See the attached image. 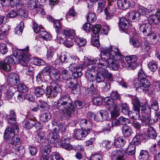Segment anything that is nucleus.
<instances>
[{
    "label": "nucleus",
    "instance_id": "1",
    "mask_svg": "<svg viewBox=\"0 0 160 160\" xmlns=\"http://www.w3.org/2000/svg\"><path fill=\"white\" fill-rule=\"evenodd\" d=\"M103 53L104 57L99 60V62L102 68H106L108 66L112 70H118V67H120V63L118 65L116 61H120L122 56L118 48L116 47L112 46L108 48H105Z\"/></svg>",
    "mask_w": 160,
    "mask_h": 160
},
{
    "label": "nucleus",
    "instance_id": "2",
    "mask_svg": "<svg viewBox=\"0 0 160 160\" xmlns=\"http://www.w3.org/2000/svg\"><path fill=\"white\" fill-rule=\"evenodd\" d=\"M56 108L64 113V115L69 118L72 114H75L77 111L72 105V101L68 94L62 95L56 103Z\"/></svg>",
    "mask_w": 160,
    "mask_h": 160
},
{
    "label": "nucleus",
    "instance_id": "3",
    "mask_svg": "<svg viewBox=\"0 0 160 160\" xmlns=\"http://www.w3.org/2000/svg\"><path fill=\"white\" fill-rule=\"evenodd\" d=\"M29 47L27 46L24 49L15 51L13 53L14 55L16 57L19 55V63L21 65L27 66L29 61L31 55L29 52Z\"/></svg>",
    "mask_w": 160,
    "mask_h": 160
},
{
    "label": "nucleus",
    "instance_id": "4",
    "mask_svg": "<svg viewBox=\"0 0 160 160\" xmlns=\"http://www.w3.org/2000/svg\"><path fill=\"white\" fill-rule=\"evenodd\" d=\"M140 110L141 111L142 117L140 119L143 126L149 125L151 120V110L149 106L146 104L140 102Z\"/></svg>",
    "mask_w": 160,
    "mask_h": 160
},
{
    "label": "nucleus",
    "instance_id": "5",
    "mask_svg": "<svg viewBox=\"0 0 160 160\" xmlns=\"http://www.w3.org/2000/svg\"><path fill=\"white\" fill-rule=\"evenodd\" d=\"M132 103L133 106V109L134 111L133 112L131 111L128 116L132 118L137 119L139 118L140 116V102L138 98H135L132 100Z\"/></svg>",
    "mask_w": 160,
    "mask_h": 160
},
{
    "label": "nucleus",
    "instance_id": "6",
    "mask_svg": "<svg viewBox=\"0 0 160 160\" xmlns=\"http://www.w3.org/2000/svg\"><path fill=\"white\" fill-rule=\"evenodd\" d=\"M141 87L138 89V92H144L147 94H150L152 92L151 83L147 78L140 80Z\"/></svg>",
    "mask_w": 160,
    "mask_h": 160
},
{
    "label": "nucleus",
    "instance_id": "7",
    "mask_svg": "<svg viewBox=\"0 0 160 160\" xmlns=\"http://www.w3.org/2000/svg\"><path fill=\"white\" fill-rule=\"evenodd\" d=\"M122 149H117L116 147L111 148L109 151L111 156L114 160H125Z\"/></svg>",
    "mask_w": 160,
    "mask_h": 160
},
{
    "label": "nucleus",
    "instance_id": "8",
    "mask_svg": "<svg viewBox=\"0 0 160 160\" xmlns=\"http://www.w3.org/2000/svg\"><path fill=\"white\" fill-rule=\"evenodd\" d=\"M99 62L98 64V66L95 67V69L97 70V73L96 76V80L97 82L100 83L103 82L105 80V75L106 74V71H104V68Z\"/></svg>",
    "mask_w": 160,
    "mask_h": 160
},
{
    "label": "nucleus",
    "instance_id": "9",
    "mask_svg": "<svg viewBox=\"0 0 160 160\" xmlns=\"http://www.w3.org/2000/svg\"><path fill=\"white\" fill-rule=\"evenodd\" d=\"M60 89H61V88L58 86L54 82H52L49 86H47L46 91L48 94L54 98L57 96Z\"/></svg>",
    "mask_w": 160,
    "mask_h": 160
},
{
    "label": "nucleus",
    "instance_id": "10",
    "mask_svg": "<svg viewBox=\"0 0 160 160\" xmlns=\"http://www.w3.org/2000/svg\"><path fill=\"white\" fill-rule=\"evenodd\" d=\"M14 62V59L12 57H8L6 58L5 61H0V69H2L6 72H9L11 70L9 64Z\"/></svg>",
    "mask_w": 160,
    "mask_h": 160
},
{
    "label": "nucleus",
    "instance_id": "11",
    "mask_svg": "<svg viewBox=\"0 0 160 160\" xmlns=\"http://www.w3.org/2000/svg\"><path fill=\"white\" fill-rule=\"evenodd\" d=\"M18 132L15 128H7L4 132L3 138L7 142H8Z\"/></svg>",
    "mask_w": 160,
    "mask_h": 160
},
{
    "label": "nucleus",
    "instance_id": "12",
    "mask_svg": "<svg viewBox=\"0 0 160 160\" xmlns=\"http://www.w3.org/2000/svg\"><path fill=\"white\" fill-rule=\"evenodd\" d=\"M7 150L12 153H15L20 157H22L25 152V149L24 147L21 145L12 147L11 148H7Z\"/></svg>",
    "mask_w": 160,
    "mask_h": 160
},
{
    "label": "nucleus",
    "instance_id": "13",
    "mask_svg": "<svg viewBox=\"0 0 160 160\" xmlns=\"http://www.w3.org/2000/svg\"><path fill=\"white\" fill-rule=\"evenodd\" d=\"M92 132L90 131V129L89 130H87L85 129H79L76 130L75 133V138L78 140H81L84 139L88 135L90 134Z\"/></svg>",
    "mask_w": 160,
    "mask_h": 160
},
{
    "label": "nucleus",
    "instance_id": "14",
    "mask_svg": "<svg viewBox=\"0 0 160 160\" xmlns=\"http://www.w3.org/2000/svg\"><path fill=\"white\" fill-rule=\"evenodd\" d=\"M137 60V57L134 55L127 56L125 58V60L128 66L130 69H135L138 66L136 62Z\"/></svg>",
    "mask_w": 160,
    "mask_h": 160
},
{
    "label": "nucleus",
    "instance_id": "15",
    "mask_svg": "<svg viewBox=\"0 0 160 160\" xmlns=\"http://www.w3.org/2000/svg\"><path fill=\"white\" fill-rule=\"evenodd\" d=\"M72 59V58H68L64 55H61L59 58L56 60L55 62L57 64L67 67L68 66L67 64L70 63Z\"/></svg>",
    "mask_w": 160,
    "mask_h": 160
},
{
    "label": "nucleus",
    "instance_id": "16",
    "mask_svg": "<svg viewBox=\"0 0 160 160\" xmlns=\"http://www.w3.org/2000/svg\"><path fill=\"white\" fill-rule=\"evenodd\" d=\"M8 82L11 85H17L19 83V78L16 73H10L8 75Z\"/></svg>",
    "mask_w": 160,
    "mask_h": 160
},
{
    "label": "nucleus",
    "instance_id": "17",
    "mask_svg": "<svg viewBox=\"0 0 160 160\" xmlns=\"http://www.w3.org/2000/svg\"><path fill=\"white\" fill-rule=\"evenodd\" d=\"M79 124L82 129L87 130L90 129V131L92 132L91 127L92 126V122L85 119H82L79 120Z\"/></svg>",
    "mask_w": 160,
    "mask_h": 160
},
{
    "label": "nucleus",
    "instance_id": "18",
    "mask_svg": "<svg viewBox=\"0 0 160 160\" xmlns=\"http://www.w3.org/2000/svg\"><path fill=\"white\" fill-rule=\"evenodd\" d=\"M119 26L121 30L125 31L129 28V22L126 18L123 17L119 19Z\"/></svg>",
    "mask_w": 160,
    "mask_h": 160
},
{
    "label": "nucleus",
    "instance_id": "19",
    "mask_svg": "<svg viewBox=\"0 0 160 160\" xmlns=\"http://www.w3.org/2000/svg\"><path fill=\"white\" fill-rule=\"evenodd\" d=\"M139 27L140 31L145 35H148L151 31V26L148 23H144L140 24Z\"/></svg>",
    "mask_w": 160,
    "mask_h": 160
},
{
    "label": "nucleus",
    "instance_id": "20",
    "mask_svg": "<svg viewBox=\"0 0 160 160\" xmlns=\"http://www.w3.org/2000/svg\"><path fill=\"white\" fill-rule=\"evenodd\" d=\"M106 19L110 20L113 18L114 15V8L112 6H108L104 10Z\"/></svg>",
    "mask_w": 160,
    "mask_h": 160
},
{
    "label": "nucleus",
    "instance_id": "21",
    "mask_svg": "<svg viewBox=\"0 0 160 160\" xmlns=\"http://www.w3.org/2000/svg\"><path fill=\"white\" fill-rule=\"evenodd\" d=\"M117 5L118 8L126 10L131 6V3L128 0H118L117 1Z\"/></svg>",
    "mask_w": 160,
    "mask_h": 160
},
{
    "label": "nucleus",
    "instance_id": "22",
    "mask_svg": "<svg viewBox=\"0 0 160 160\" xmlns=\"http://www.w3.org/2000/svg\"><path fill=\"white\" fill-rule=\"evenodd\" d=\"M126 142V141L122 137H119L115 140L114 143L115 146L113 147H116L117 149H122V148L124 146Z\"/></svg>",
    "mask_w": 160,
    "mask_h": 160
},
{
    "label": "nucleus",
    "instance_id": "23",
    "mask_svg": "<svg viewBox=\"0 0 160 160\" xmlns=\"http://www.w3.org/2000/svg\"><path fill=\"white\" fill-rule=\"evenodd\" d=\"M35 124L36 122L34 119L25 120L22 122V125L23 127L28 129L32 128Z\"/></svg>",
    "mask_w": 160,
    "mask_h": 160
},
{
    "label": "nucleus",
    "instance_id": "24",
    "mask_svg": "<svg viewBox=\"0 0 160 160\" xmlns=\"http://www.w3.org/2000/svg\"><path fill=\"white\" fill-rule=\"evenodd\" d=\"M77 15L78 13L75 12L73 7L68 11L66 14V18L68 21H71L72 20H73L74 18Z\"/></svg>",
    "mask_w": 160,
    "mask_h": 160
},
{
    "label": "nucleus",
    "instance_id": "25",
    "mask_svg": "<svg viewBox=\"0 0 160 160\" xmlns=\"http://www.w3.org/2000/svg\"><path fill=\"white\" fill-rule=\"evenodd\" d=\"M122 130L123 135L126 137L130 136L132 132V128L127 125H123Z\"/></svg>",
    "mask_w": 160,
    "mask_h": 160
},
{
    "label": "nucleus",
    "instance_id": "26",
    "mask_svg": "<svg viewBox=\"0 0 160 160\" xmlns=\"http://www.w3.org/2000/svg\"><path fill=\"white\" fill-rule=\"evenodd\" d=\"M12 144L10 147L15 146H19L21 143V140L20 138L16 134L8 142Z\"/></svg>",
    "mask_w": 160,
    "mask_h": 160
},
{
    "label": "nucleus",
    "instance_id": "27",
    "mask_svg": "<svg viewBox=\"0 0 160 160\" xmlns=\"http://www.w3.org/2000/svg\"><path fill=\"white\" fill-rule=\"evenodd\" d=\"M58 137L56 133L51 132L47 136V140L50 143H54L58 141Z\"/></svg>",
    "mask_w": 160,
    "mask_h": 160
},
{
    "label": "nucleus",
    "instance_id": "28",
    "mask_svg": "<svg viewBox=\"0 0 160 160\" xmlns=\"http://www.w3.org/2000/svg\"><path fill=\"white\" fill-rule=\"evenodd\" d=\"M18 15L22 19L27 18L28 16V12L25 9L24 6L21 7L18 9Z\"/></svg>",
    "mask_w": 160,
    "mask_h": 160
},
{
    "label": "nucleus",
    "instance_id": "29",
    "mask_svg": "<svg viewBox=\"0 0 160 160\" xmlns=\"http://www.w3.org/2000/svg\"><path fill=\"white\" fill-rule=\"evenodd\" d=\"M63 33L67 38H71L72 40L74 39L75 38V31L73 30L67 29L63 31Z\"/></svg>",
    "mask_w": 160,
    "mask_h": 160
},
{
    "label": "nucleus",
    "instance_id": "30",
    "mask_svg": "<svg viewBox=\"0 0 160 160\" xmlns=\"http://www.w3.org/2000/svg\"><path fill=\"white\" fill-rule=\"evenodd\" d=\"M14 88L13 87L8 89L6 92V97L8 98V100L11 102H12L13 101V97L14 98V93L15 91L14 92Z\"/></svg>",
    "mask_w": 160,
    "mask_h": 160
},
{
    "label": "nucleus",
    "instance_id": "31",
    "mask_svg": "<svg viewBox=\"0 0 160 160\" xmlns=\"http://www.w3.org/2000/svg\"><path fill=\"white\" fill-rule=\"evenodd\" d=\"M14 99L17 102H22L24 99V95L19 91H15Z\"/></svg>",
    "mask_w": 160,
    "mask_h": 160
},
{
    "label": "nucleus",
    "instance_id": "32",
    "mask_svg": "<svg viewBox=\"0 0 160 160\" xmlns=\"http://www.w3.org/2000/svg\"><path fill=\"white\" fill-rule=\"evenodd\" d=\"M8 123L11 125V128H15L17 132H18L19 128L18 125L16 124V118H7Z\"/></svg>",
    "mask_w": 160,
    "mask_h": 160
},
{
    "label": "nucleus",
    "instance_id": "33",
    "mask_svg": "<svg viewBox=\"0 0 160 160\" xmlns=\"http://www.w3.org/2000/svg\"><path fill=\"white\" fill-rule=\"evenodd\" d=\"M87 21L89 23H93L96 20L97 17L96 14L92 12H89L86 16Z\"/></svg>",
    "mask_w": 160,
    "mask_h": 160
},
{
    "label": "nucleus",
    "instance_id": "34",
    "mask_svg": "<svg viewBox=\"0 0 160 160\" xmlns=\"http://www.w3.org/2000/svg\"><path fill=\"white\" fill-rule=\"evenodd\" d=\"M83 68V65L79 64L78 66V69L77 70L73 72L72 74L74 78H77L80 77L82 74L81 71L82 70V68Z\"/></svg>",
    "mask_w": 160,
    "mask_h": 160
},
{
    "label": "nucleus",
    "instance_id": "35",
    "mask_svg": "<svg viewBox=\"0 0 160 160\" xmlns=\"http://www.w3.org/2000/svg\"><path fill=\"white\" fill-rule=\"evenodd\" d=\"M149 156V153L147 151L142 150L140 152L138 158L139 160H148Z\"/></svg>",
    "mask_w": 160,
    "mask_h": 160
},
{
    "label": "nucleus",
    "instance_id": "36",
    "mask_svg": "<svg viewBox=\"0 0 160 160\" xmlns=\"http://www.w3.org/2000/svg\"><path fill=\"white\" fill-rule=\"evenodd\" d=\"M61 75L62 78L66 81L72 79V76L69 73V72L66 69H64L62 71Z\"/></svg>",
    "mask_w": 160,
    "mask_h": 160
},
{
    "label": "nucleus",
    "instance_id": "37",
    "mask_svg": "<svg viewBox=\"0 0 160 160\" xmlns=\"http://www.w3.org/2000/svg\"><path fill=\"white\" fill-rule=\"evenodd\" d=\"M136 146L131 144L129 145L125 151V153L129 155H133L135 154L136 152Z\"/></svg>",
    "mask_w": 160,
    "mask_h": 160
},
{
    "label": "nucleus",
    "instance_id": "38",
    "mask_svg": "<svg viewBox=\"0 0 160 160\" xmlns=\"http://www.w3.org/2000/svg\"><path fill=\"white\" fill-rule=\"evenodd\" d=\"M35 140L39 143L44 142L46 140V137L44 133L40 132L35 137Z\"/></svg>",
    "mask_w": 160,
    "mask_h": 160
},
{
    "label": "nucleus",
    "instance_id": "39",
    "mask_svg": "<svg viewBox=\"0 0 160 160\" xmlns=\"http://www.w3.org/2000/svg\"><path fill=\"white\" fill-rule=\"evenodd\" d=\"M24 26L23 22L22 21H21L18 26L15 29V33L18 35H22L24 28Z\"/></svg>",
    "mask_w": 160,
    "mask_h": 160
},
{
    "label": "nucleus",
    "instance_id": "40",
    "mask_svg": "<svg viewBox=\"0 0 160 160\" xmlns=\"http://www.w3.org/2000/svg\"><path fill=\"white\" fill-rule=\"evenodd\" d=\"M34 92L37 97H40L45 93V90L40 86L37 87L35 89Z\"/></svg>",
    "mask_w": 160,
    "mask_h": 160
},
{
    "label": "nucleus",
    "instance_id": "41",
    "mask_svg": "<svg viewBox=\"0 0 160 160\" xmlns=\"http://www.w3.org/2000/svg\"><path fill=\"white\" fill-rule=\"evenodd\" d=\"M142 134L137 133L133 138L132 142L133 145H138L140 143L142 138Z\"/></svg>",
    "mask_w": 160,
    "mask_h": 160
},
{
    "label": "nucleus",
    "instance_id": "42",
    "mask_svg": "<svg viewBox=\"0 0 160 160\" xmlns=\"http://www.w3.org/2000/svg\"><path fill=\"white\" fill-rule=\"evenodd\" d=\"M147 135L148 137L152 139H155L157 136V133L153 128L150 127L148 128Z\"/></svg>",
    "mask_w": 160,
    "mask_h": 160
},
{
    "label": "nucleus",
    "instance_id": "43",
    "mask_svg": "<svg viewBox=\"0 0 160 160\" xmlns=\"http://www.w3.org/2000/svg\"><path fill=\"white\" fill-rule=\"evenodd\" d=\"M101 28V26L100 24H97L94 26L92 29L93 33L92 36L99 37Z\"/></svg>",
    "mask_w": 160,
    "mask_h": 160
},
{
    "label": "nucleus",
    "instance_id": "44",
    "mask_svg": "<svg viewBox=\"0 0 160 160\" xmlns=\"http://www.w3.org/2000/svg\"><path fill=\"white\" fill-rule=\"evenodd\" d=\"M106 101V106L108 110H110L112 108H114V106H116L114 104L113 100L112 98L110 99V98H106L105 99Z\"/></svg>",
    "mask_w": 160,
    "mask_h": 160
},
{
    "label": "nucleus",
    "instance_id": "45",
    "mask_svg": "<svg viewBox=\"0 0 160 160\" xmlns=\"http://www.w3.org/2000/svg\"><path fill=\"white\" fill-rule=\"evenodd\" d=\"M39 35L40 37L46 41L50 40L52 38L51 35L45 31H40Z\"/></svg>",
    "mask_w": 160,
    "mask_h": 160
},
{
    "label": "nucleus",
    "instance_id": "46",
    "mask_svg": "<svg viewBox=\"0 0 160 160\" xmlns=\"http://www.w3.org/2000/svg\"><path fill=\"white\" fill-rule=\"evenodd\" d=\"M129 16L130 18H132L134 21H137L140 18V13L138 12L133 11L130 13Z\"/></svg>",
    "mask_w": 160,
    "mask_h": 160
},
{
    "label": "nucleus",
    "instance_id": "47",
    "mask_svg": "<svg viewBox=\"0 0 160 160\" xmlns=\"http://www.w3.org/2000/svg\"><path fill=\"white\" fill-rule=\"evenodd\" d=\"M148 20L150 24L153 25L158 24L159 22L156 14L151 16L149 18Z\"/></svg>",
    "mask_w": 160,
    "mask_h": 160
},
{
    "label": "nucleus",
    "instance_id": "48",
    "mask_svg": "<svg viewBox=\"0 0 160 160\" xmlns=\"http://www.w3.org/2000/svg\"><path fill=\"white\" fill-rule=\"evenodd\" d=\"M51 116L49 112L42 114L40 117V120L43 122H46L51 118Z\"/></svg>",
    "mask_w": 160,
    "mask_h": 160
},
{
    "label": "nucleus",
    "instance_id": "49",
    "mask_svg": "<svg viewBox=\"0 0 160 160\" xmlns=\"http://www.w3.org/2000/svg\"><path fill=\"white\" fill-rule=\"evenodd\" d=\"M51 147L50 145L48 144L45 146L42 149V154L49 155L51 153Z\"/></svg>",
    "mask_w": 160,
    "mask_h": 160
},
{
    "label": "nucleus",
    "instance_id": "50",
    "mask_svg": "<svg viewBox=\"0 0 160 160\" xmlns=\"http://www.w3.org/2000/svg\"><path fill=\"white\" fill-rule=\"evenodd\" d=\"M10 28L8 25H5L2 27L0 29V36L7 34Z\"/></svg>",
    "mask_w": 160,
    "mask_h": 160
},
{
    "label": "nucleus",
    "instance_id": "51",
    "mask_svg": "<svg viewBox=\"0 0 160 160\" xmlns=\"http://www.w3.org/2000/svg\"><path fill=\"white\" fill-rule=\"evenodd\" d=\"M106 4V0H99L98 3V7L97 9L98 13H100L102 11Z\"/></svg>",
    "mask_w": 160,
    "mask_h": 160
},
{
    "label": "nucleus",
    "instance_id": "52",
    "mask_svg": "<svg viewBox=\"0 0 160 160\" xmlns=\"http://www.w3.org/2000/svg\"><path fill=\"white\" fill-rule=\"evenodd\" d=\"M66 140L68 142V141L66 139L64 138L63 140H62V141L61 145L63 148L68 150H70L72 149V146L68 142H67L66 141Z\"/></svg>",
    "mask_w": 160,
    "mask_h": 160
},
{
    "label": "nucleus",
    "instance_id": "53",
    "mask_svg": "<svg viewBox=\"0 0 160 160\" xmlns=\"http://www.w3.org/2000/svg\"><path fill=\"white\" fill-rule=\"evenodd\" d=\"M121 107L122 112L124 114L129 116L131 111L129 110L127 105L126 103H123L121 105Z\"/></svg>",
    "mask_w": 160,
    "mask_h": 160
},
{
    "label": "nucleus",
    "instance_id": "54",
    "mask_svg": "<svg viewBox=\"0 0 160 160\" xmlns=\"http://www.w3.org/2000/svg\"><path fill=\"white\" fill-rule=\"evenodd\" d=\"M149 69L152 72H155L158 68V64L154 61H152L150 62L148 65Z\"/></svg>",
    "mask_w": 160,
    "mask_h": 160
},
{
    "label": "nucleus",
    "instance_id": "55",
    "mask_svg": "<svg viewBox=\"0 0 160 160\" xmlns=\"http://www.w3.org/2000/svg\"><path fill=\"white\" fill-rule=\"evenodd\" d=\"M74 41H75L79 46H83L86 43L85 39L80 37H77L74 39Z\"/></svg>",
    "mask_w": 160,
    "mask_h": 160
},
{
    "label": "nucleus",
    "instance_id": "56",
    "mask_svg": "<svg viewBox=\"0 0 160 160\" xmlns=\"http://www.w3.org/2000/svg\"><path fill=\"white\" fill-rule=\"evenodd\" d=\"M38 1H34L30 0L28 2V7L30 9H32L34 8H37L38 5Z\"/></svg>",
    "mask_w": 160,
    "mask_h": 160
},
{
    "label": "nucleus",
    "instance_id": "57",
    "mask_svg": "<svg viewBox=\"0 0 160 160\" xmlns=\"http://www.w3.org/2000/svg\"><path fill=\"white\" fill-rule=\"evenodd\" d=\"M112 110L111 112V117L112 118H114L118 117L119 115V112L118 110V107L116 106L112 108Z\"/></svg>",
    "mask_w": 160,
    "mask_h": 160
},
{
    "label": "nucleus",
    "instance_id": "58",
    "mask_svg": "<svg viewBox=\"0 0 160 160\" xmlns=\"http://www.w3.org/2000/svg\"><path fill=\"white\" fill-rule=\"evenodd\" d=\"M92 101L94 104L99 106L102 104V98L100 97H94Z\"/></svg>",
    "mask_w": 160,
    "mask_h": 160
},
{
    "label": "nucleus",
    "instance_id": "59",
    "mask_svg": "<svg viewBox=\"0 0 160 160\" xmlns=\"http://www.w3.org/2000/svg\"><path fill=\"white\" fill-rule=\"evenodd\" d=\"M51 68L50 66H48L44 68L41 73L43 75H49L50 74Z\"/></svg>",
    "mask_w": 160,
    "mask_h": 160
},
{
    "label": "nucleus",
    "instance_id": "60",
    "mask_svg": "<svg viewBox=\"0 0 160 160\" xmlns=\"http://www.w3.org/2000/svg\"><path fill=\"white\" fill-rule=\"evenodd\" d=\"M92 44L97 47L99 46V37L96 36H92L91 38Z\"/></svg>",
    "mask_w": 160,
    "mask_h": 160
},
{
    "label": "nucleus",
    "instance_id": "61",
    "mask_svg": "<svg viewBox=\"0 0 160 160\" xmlns=\"http://www.w3.org/2000/svg\"><path fill=\"white\" fill-rule=\"evenodd\" d=\"M141 47L142 51L144 52H146L151 48V46L149 43L144 42L142 43Z\"/></svg>",
    "mask_w": 160,
    "mask_h": 160
},
{
    "label": "nucleus",
    "instance_id": "62",
    "mask_svg": "<svg viewBox=\"0 0 160 160\" xmlns=\"http://www.w3.org/2000/svg\"><path fill=\"white\" fill-rule=\"evenodd\" d=\"M138 12L140 13V14L141 13L142 15L145 16L148 14L149 12V10L147 8L141 6L139 7Z\"/></svg>",
    "mask_w": 160,
    "mask_h": 160
},
{
    "label": "nucleus",
    "instance_id": "63",
    "mask_svg": "<svg viewBox=\"0 0 160 160\" xmlns=\"http://www.w3.org/2000/svg\"><path fill=\"white\" fill-rule=\"evenodd\" d=\"M75 107L78 109H80L82 108L85 105L83 102L79 100L75 101L74 102Z\"/></svg>",
    "mask_w": 160,
    "mask_h": 160
},
{
    "label": "nucleus",
    "instance_id": "64",
    "mask_svg": "<svg viewBox=\"0 0 160 160\" xmlns=\"http://www.w3.org/2000/svg\"><path fill=\"white\" fill-rule=\"evenodd\" d=\"M50 160H64L61 158H60L58 154L56 152L53 153L50 156Z\"/></svg>",
    "mask_w": 160,
    "mask_h": 160
}]
</instances>
